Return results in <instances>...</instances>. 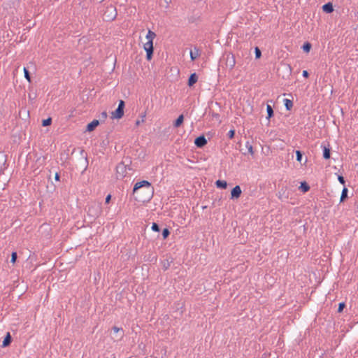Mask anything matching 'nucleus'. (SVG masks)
Instances as JSON below:
<instances>
[{
  "label": "nucleus",
  "instance_id": "f257e3e1",
  "mask_svg": "<svg viewBox=\"0 0 358 358\" xmlns=\"http://www.w3.org/2000/svg\"><path fill=\"white\" fill-rule=\"evenodd\" d=\"M132 194L134 199L138 202H148L154 194V187L148 180H141L134 184Z\"/></svg>",
  "mask_w": 358,
  "mask_h": 358
},
{
  "label": "nucleus",
  "instance_id": "f03ea898",
  "mask_svg": "<svg viewBox=\"0 0 358 358\" xmlns=\"http://www.w3.org/2000/svg\"><path fill=\"white\" fill-rule=\"evenodd\" d=\"M101 213V208L99 203H93L87 206V213L88 216L95 219L98 217Z\"/></svg>",
  "mask_w": 358,
  "mask_h": 358
},
{
  "label": "nucleus",
  "instance_id": "7ed1b4c3",
  "mask_svg": "<svg viewBox=\"0 0 358 358\" xmlns=\"http://www.w3.org/2000/svg\"><path fill=\"white\" fill-rule=\"evenodd\" d=\"M117 15L116 8L113 6L110 5L106 8L103 17L105 21L110 22L114 20L116 18Z\"/></svg>",
  "mask_w": 358,
  "mask_h": 358
},
{
  "label": "nucleus",
  "instance_id": "20e7f679",
  "mask_svg": "<svg viewBox=\"0 0 358 358\" xmlns=\"http://www.w3.org/2000/svg\"><path fill=\"white\" fill-rule=\"evenodd\" d=\"M80 150V158L79 161V166L81 169H83V171L87 170L88 167V159H87V154L85 152L83 149L78 148Z\"/></svg>",
  "mask_w": 358,
  "mask_h": 358
},
{
  "label": "nucleus",
  "instance_id": "39448f33",
  "mask_svg": "<svg viewBox=\"0 0 358 358\" xmlns=\"http://www.w3.org/2000/svg\"><path fill=\"white\" fill-rule=\"evenodd\" d=\"M143 48L145 51L146 52V59L148 61H150L153 56L154 52V47H153V42L152 41H147L143 45Z\"/></svg>",
  "mask_w": 358,
  "mask_h": 358
},
{
  "label": "nucleus",
  "instance_id": "423d86ee",
  "mask_svg": "<svg viewBox=\"0 0 358 358\" xmlns=\"http://www.w3.org/2000/svg\"><path fill=\"white\" fill-rule=\"evenodd\" d=\"M224 59L225 60L226 68L229 69V70L233 69L236 64L234 55L231 53H227L224 57Z\"/></svg>",
  "mask_w": 358,
  "mask_h": 358
},
{
  "label": "nucleus",
  "instance_id": "0eeeda50",
  "mask_svg": "<svg viewBox=\"0 0 358 358\" xmlns=\"http://www.w3.org/2000/svg\"><path fill=\"white\" fill-rule=\"evenodd\" d=\"M127 165L124 164V162H120L116 166V174L117 177L119 176L121 178H124L127 173Z\"/></svg>",
  "mask_w": 358,
  "mask_h": 358
},
{
  "label": "nucleus",
  "instance_id": "6e6552de",
  "mask_svg": "<svg viewBox=\"0 0 358 358\" xmlns=\"http://www.w3.org/2000/svg\"><path fill=\"white\" fill-rule=\"evenodd\" d=\"M208 143L204 134H201L194 139V145L198 148H203Z\"/></svg>",
  "mask_w": 358,
  "mask_h": 358
},
{
  "label": "nucleus",
  "instance_id": "1a4fd4ad",
  "mask_svg": "<svg viewBox=\"0 0 358 358\" xmlns=\"http://www.w3.org/2000/svg\"><path fill=\"white\" fill-rule=\"evenodd\" d=\"M242 193V190L239 185H236L231 190V196L230 199H238Z\"/></svg>",
  "mask_w": 358,
  "mask_h": 358
},
{
  "label": "nucleus",
  "instance_id": "9d476101",
  "mask_svg": "<svg viewBox=\"0 0 358 358\" xmlns=\"http://www.w3.org/2000/svg\"><path fill=\"white\" fill-rule=\"evenodd\" d=\"M321 147L323 150L322 157L324 159H329L331 158V148L329 143L327 145L322 143Z\"/></svg>",
  "mask_w": 358,
  "mask_h": 358
},
{
  "label": "nucleus",
  "instance_id": "9b49d317",
  "mask_svg": "<svg viewBox=\"0 0 358 358\" xmlns=\"http://www.w3.org/2000/svg\"><path fill=\"white\" fill-rule=\"evenodd\" d=\"M124 110L120 107H117L113 112H112L111 118L120 120L124 116Z\"/></svg>",
  "mask_w": 358,
  "mask_h": 358
},
{
  "label": "nucleus",
  "instance_id": "f8f14e48",
  "mask_svg": "<svg viewBox=\"0 0 358 358\" xmlns=\"http://www.w3.org/2000/svg\"><path fill=\"white\" fill-rule=\"evenodd\" d=\"M99 120H94L87 124L85 131L88 132L93 131L99 125Z\"/></svg>",
  "mask_w": 358,
  "mask_h": 358
},
{
  "label": "nucleus",
  "instance_id": "ddd939ff",
  "mask_svg": "<svg viewBox=\"0 0 358 358\" xmlns=\"http://www.w3.org/2000/svg\"><path fill=\"white\" fill-rule=\"evenodd\" d=\"M201 55V50L200 49L194 46L193 50H191L190 51V59L192 61L196 60Z\"/></svg>",
  "mask_w": 358,
  "mask_h": 358
},
{
  "label": "nucleus",
  "instance_id": "4468645a",
  "mask_svg": "<svg viewBox=\"0 0 358 358\" xmlns=\"http://www.w3.org/2000/svg\"><path fill=\"white\" fill-rule=\"evenodd\" d=\"M198 81V75L196 73H192L190 74L187 85L189 87H192L194 86V85Z\"/></svg>",
  "mask_w": 358,
  "mask_h": 358
},
{
  "label": "nucleus",
  "instance_id": "2eb2a0df",
  "mask_svg": "<svg viewBox=\"0 0 358 358\" xmlns=\"http://www.w3.org/2000/svg\"><path fill=\"white\" fill-rule=\"evenodd\" d=\"M12 341H13V338H12V336H11L10 332H7L6 335L5 336V337L3 338L1 347L6 348V347L9 346L10 345V343H12Z\"/></svg>",
  "mask_w": 358,
  "mask_h": 358
},
{
  "label": "nucleus",
  "instance_id": "dca6fc26",
  "mask_svg": "<svg viewBox=\"0 0 358 358\" xmlns=\"http://www.w3.org/2000/svg\"><path fill=\"white\" fill-rule=\"evenodd\" d=\"M322 10L326 13H331L334 11V6L331 2L324 3L322 7Z\"/></svg>",
  "mask_w": 358,
  "mask_h": 358
},
{
  "label": "nucleus",
  "instance_id": "f3484780",
  "mask_svg": "<svg viewBox=\"0 0 358 358\" xmlns=\"http://www.w3.org/2000/svg\"><path fill=\"white\" fill-rule=\"evenodd\" d=\"M310 185L306 181H302L300 182V186L299 187V189L303 193H306L310 190Z\"/></svg>",
  "mask_w": 358,
  "mask_h": 358
},
{
  "label": "nucleus",
  "instance_id": "a211bd4d",
  "mask_svg": "<svg viewBox=\"0 0 358 358\" xmlns=\"http://www.w3.org/2000/svg\"><path fill=\"white\" fill-rule=\"evenodd\" d=\"M184 122V115H180L177 119L173 122V127L176 128L180 127Z\"/></svg>",
  "mask_w": 358,
  "mask_h": 358
},
{
  "label": "nucleus",
  "instance_id": "6ab92c4d",
  "mask_svg": "<svg viewBox=\"0 0 358 358\" xmlns=\"http://www.w3.org/2000/svg\"><path fill=\"white\" fill-rule=\"evenodd\" d=\"M215 185L219 189H227L228 184L226 180H217L215 182Z\"/></svg>",
  "mask_w": 358,
  "mask_h": 358
},
{
  "label": "nucleus",
  "instance_id": "aec40b11",
  "mask_svg": "<svg viewBox=\"0 0 358 358\" xmlns=\"http://www.w3.org/2000/svg\"><path fill=\"white\" fill-rule=\"evenodd\" d=\"M266 111H267V120H270L274 115V111L271 104L267 103L266 105Z\"/></svg>",
  "mask_w": 358,
  "mask_h": 358
},
{
  "label": "nucleus",
  "instance_id": "412c9836",
  "mask_svg": "<svg viewBox=\"0 0 358 358\" xmlns=\"http://www.w3.org/2000/svg\"><path fill=\"white\" fill-rule=\"evenodd\" d=\"M286 192H287V187H285V188L282 187L280 191H279L278 192V198L281 200H283V199H288V194H286Z\"/></svg>",
  "mask_w": 358,
  "mask_h": 358
},
{
  "label": "nucleus",
  "instance_id": "4be33fe9",
  "mask_svg": "<svg viewBox=\"0 0 358 358\" xmlns=\"http://www.w3.org/2000/svg\"><path fill=\"white\" fill-rule=\"evenodd\" d=\"M348 192L347 187H344L341 192L340 203L344 202L348 198Z\"/></svg>",
  "mask_w": 358,
  "mask_h": 358
},
{
  "label": "nucleus",
  "instance_id": "5701e85b",
  "mask_svg": "<svg viewBox=\"0 0 358 358\" xmlns=\"http://www.w3.org/2000/svg\"><path fill=\"white\" fill-rule=\"evenodd\" d=\"M284 104L287 110H291L293 107V101L289 99H284Z\"/></svg>",
  "mask_w": 358,
  "mask_h": 358
},
{
  "label": "nucleus",
  "instance_id": "b1692460",
  "mask_svg": "<svg viewBox=\"0 0 358 358\" xmlns=\"http://www.w3.org/2000/svg\"><path fill=\"white\" fill-rule=\"evenodd\" d=\"M155 37H156V34L154 31L149 29L146 34V36H145V38L148 39V41L153 42V40Z\"/></svg>",
  "mask_w": 358,
  "mask_h": 358
},
{
  "label": "nucleus",
  "instance_id": "393cba45",
  "mask_svg": "<svg viewBox=\"0 0 358 358\" xmlns=\"http://www.w3.org/2000/svg\"><path fill=\"white\" fill-rule=\"evenodd\" d=\"M312 45L309 42H305L302 45V50L304 52L308 53L311 49Z\"/></svg>",
  "mask_w": 358,
  "mask_h": 358
},
{
  "label": "nucleus",
  "instance_id": "a878e982",
  "mask_svg": "<svg viewBox=\"0 0 358 358\" xmlns=\"http://www.w3.org/2000/svg\"><path fill=\"white\" fill-rule=\"evenodd\" d=\"M171 232L169 228H164L162 230V236L163 240H166L170 235Z\"/></svg>",
  "mask_w": 358,
  "mask_h": 358
},
{
  "label": "nucleus",
  "instance_id": "bb28decb",
  "mask_svg": "<svg viewBox=\"0 0 358 358\" xmlns=\"http://www.w3.org/2000/svg\"><path fill=\"white\" fill-rule=\"evenodd\" d=\"M303 152L301 150H296V159L299 162H301Z\"/></svg>",
  "mask_w": 358,
  "mask_h": 358
},
{
  "label": "nucleus",
  "instance_id": "cd10ccee",
  "mask_svg": "<svg viewBox=\"0 0 358 358\" xmlns=\"http://www.w3.org/2000/svg\"><path fill=\"white\" fill-rule=\"evenodd\" d=\"M52 122V120L51 117H48L47 119H44L42 120V126L43 127L50 126V125H51Z\"/></svg>",
  "mask_w": 358,
  "mask_h": 358
},
{
  "label": "nucleus",
  "instance_id": "c85d7f7f",
  "mask_svg": "<svg viewBox=\"0 0 358 358\" xmlns=\"http://www.w3.org/2000/svg\"><path fill=\"white\" fill-rule=\"evenodd\" d=\"M113 331H114V332H115V333H118L119 331H122V334H121V336H120V338H119V339L120 340V339H122V338H123V336H124V331H123V329H122V328H119V327H116V326H114V327H113Z\"/></svg>",
  "mask_w": 358,
  "mask_h": 358
},
{
  "label": "nucleus",
  "instance_id": "c756f323",
  "mask_svg": "<svg viewBox=\"0 0 358 358\" xmlns=\"http://www.w3.org/2000/svg\"><path fill=\"white\" fill-rule=\"evenodd\" d=\"M151 229L152 231L156 232H159L161 229L159 225L156 222H152Z\"/></svg>",
  "mask_w": 358,
  "mask_h": 358
},
{
  "label": "nucleus",
  "instance_id": "7c9ffc66",
  "mask_svg": "<svg viewBox=\"0 0 358 358\" xmlns=\"http://www.w3.org/2000/svg\"><path fill=\"white\" fill-rule=\"evenodd\" d=\"M24 77L25 78L29 81V82H31V76H30V73L29 71V70L27 69V68H24Z\"/></svg>",
  "mask_w": 358,
  "mask_h": 358
},
{
  "label": "nucleus",
  "instance_id": "2f4dec72",
  "mask_svg": "<svg viewBox=\"0 0 358 358\" xmlns=\"http://www.w3.org/2000/svg\"><path fill=\"white\" fill-rule=\"evenodd\" d=\"M171 262H172V261L169 262L168 259H166L163 262V269L164 271H166L170 267Z\"/></svg>",
  "mask_w": 358,
  "mask_h": 358
},
{
  "label": "nucleus",
  "instance_id": "473e14b6",
  "mask_svg": "<svg viewBox=\"0 0 358 358\" xmlns=\"http://www.w3.org/2000/svg\"><path fill=\"white\" fill-rule=\"evenodd\" d=\"M255 58L256 59H259V58L261 57L262 52H261L260 49L258 47H256L255 48Z\"/></svg>",
  "mask_w": 358,
  "mask_h": 358
},
{
  "label": "nucleus",
  "instance_id": "72a5a7b5",
  "mask_svg": "<svg viewBox=\"0 0 358 358\" xmlns=\"http://www.w3.org/2000/svg\"><path fill=\"white\" fill-rule=\"evenodd\" d=\"M17 258V255L16 252H13L11 254L10 262L15 264Z\"/></svg>",
  "mask_w": 358,
  "mask_h": 358
},
{
  "label": "nucleus",
  "instance_id": "f704fd0d",
  "mask_svg": "<svg viewBox=\"0 0 358 358\" xmlns=\"http://www.w3.org/2000/svg\"><path fill=\"white\" fill-rule=\"evenodd\" d=\"M235 134H236V131L234 129H231L229 131L228 134H227V136L229 139H232L234 138L235 136Z\"/></svg>",
  "mask_w": 358,
  "mask_h": 358
},
{
  "label": "nucleus",
  "instance_id": "c9c22d12",
  "mask_svg": "<svg viewBox=\"0 0 358 358\" xmlns=\"http://www.w3.org/2000/svg\"><path fill=\"white\" fill-rule=\"evenodd\" d=\"M246 147L248 148V153H250V155H253L254 154L253 147L252 145H250L249 143V142H247Z\"/></svg>",
  "mask_w": 358,
  "mask_h": 358
},
{
  "label": "nucleus",
  "instance_id": "e433bc0d",
  "mask_svg": "<svg viewBox=\"0 0 358 358\" xmlns=\"http://www.w3.org/2000/svg\"><path fill=\"white\" fill-rule=\"evenodd\" d=\"M345 308V303L344 302L340 303L338 304V308L337 312L338 313H342Z\"/></svg>",
  "mask_w": 358,
  "mask_h": 358
},
{
  "label": "nucleus",
  "instance_id": "4c0bfd02",
  "mask_svg": "<svg viewBox=\"0 0 358 358\" xmlns=\"http://www.w3.org/2000/svg\"><path fill=\"white\" fill-rule=\"evenodd\" d=\"M157 256L156 255H153L152 254H150L149 255V257L148 258V260H149L150 262H157Z\"/></svg>",
  "mask_w": 358,
  "mask_h": 358
},
{
  "label": "nucleus",
  "instance_id": "58836bf2",
  "mask_svg": "<svg viewBox=\"0 0 358 358\" xmlns=\"http://www.w3.org/2000/svg\"><path fill=\"white\" fill-rule=\"evenodd\" d=\"M338 180L340 182V183H341L342 185H343L345 186V180L343 176H341V175L338 176Z\"/></svg>",
  "mask_w": 358,
  "mask_h": 358
},
{
  "label": "nucleus",
  "instance_id": "ea45409f",
  "mask_svg": "<svg viewBox=\"0 0 358 358\" xmlns=\"http://www.w3.org/2000/svg\"><path fill=\"white\" fill-rule=\"evenodd\" d=\"M117 107H120L122 110H124L125 107V102L123 100H120Z\"/></svg>",
  "mask_w": 358,
  "mask_h": 358
},
{
  "label": "nucleus",
  "instance_id": "a19ab883",
  "mask_svg": "<svg viewBox=\"0 0 358 358\" xmlns=\"http://www.w3.org/2000/svg\"><path fill=\"white\" fill-rule=\"evenodd\" d=\"M110 200H111V195H110V194H108V195L106 196V199H105V203H106V204H108V203H110Z\"/></svg>",
  "mask_w": 358,
  "mask_h": 358
},
{
  "label": "nucleus",
  "instance_id": "79ce46f5",
  "mask_svg": "<svg viewBox=\"0 0 358 358\" xmlns=\"http://www.w3.org/2000/svg\"><path fill=\"white\" fill-rule=\"evenodd\" d=\"M101 117L102 120H104L107 117V113L106 111H103L101 113Z\"/></svg>",
  "mask_w": 358,
  "mask_h": 358
},
{
  "label": "nucleus",
  "instance_id": "37998d69",
  "mask_svg": "<svg viewBox=\"0 0 358 358\" xmlns=\"http://www.w3.org/2000/svg\"><path fill=\"white\" fill-rule=\"evenodd\" d=\"M55 180L56 181H59L60 180V174H59V173H58V172L55 173Z\"/></svg>",
  "mask_w": 358,
  "mask_h": 358
},
{
  "label": "nucleus",
  "instance_id": "c03bdc74",
  "mask_svg": "<svg viewBox=\"0 0 358 358\" xmlns=\"http://www.w3.org/2000/svg\"><path fill=\"white\" fill-rule=\"evenodd\" d=\"M302 76L305 78H308L309 76V73L306 70H304L303 71Z\"/></svg>",
  "mask_w": 358,
  "mask_h": 358
},
{
  "label": "nucleus",
  "instance_id": "a18cd8bd",
  "mask_svg": "<svg viewBox=\"0 0 358 358\" xmlns=\"http://www.w3.org/2000/svg\"><path fill=\"white\" fill-rule=\"evenodd\" d=\"M22 114H23L24 116H25L26 115L27 116H29V110H27L26 109H24V111L22 112Z\"/></svg>",
  "mask_w": 358,
  "mask_h": 358
},
{
  "label": "nucleus",
  "instance_id": "49530a36",
  "mask_svg": "<svg viewBox=\"0 0 358 358\" xmlns=\"http://www.w3.org/2000/svg\"><path fill=\"white\" fill-rule=\"evenodd\" d=\"M36 97V94H34V96L31 95V94H29V98L30 99H34Z\"/></svg>",
  "mask_w": 358,
  "mask_h": 358
},
{
  "label": "nucleus",
  "instance_id": "de8ad7c7",
  "mask_svg": "<svg viewBox=\"0 0 358 358\" xmlns=\"http://www.w3.org/2000/svg\"><path fill=\"white\" fill-rule=\"evenodd\" d=\"M145 117V113H144V114H143V115H141V117H142V120H141V122H143V121H144L143 118H144Z\"/></svg>",
  "mask_w": 358,
  "mask_h": 358
},
{
  "label": "nucleus",
  "instance_id": "09e8293b",
  "mask_svg": "<svg viewBox=\"0 0 358 358\" xmlns=\"http://www.w3.org/2000/svg\"><path fill=\"white\" fill-rule=\"evenodd\" d=\"M22 110H20V112H19V116H20V117H21V118H22Z\"/></svg>",
  "mask_w": 358,
  "mask_h": 358
},
{
  "label": "nucleus",
  "instance_id": "8fccbe9b",
  "mask_svg": "<svg viewBox=\"0 0 358 358\" xmlns=\"http://www.w3.org/2000/svg\"><path fill=\"white\" fill-rule=\"evenodd\" d=\"M140 122H140V120H136V124L137 126H138V125L140 124Z\"/></svg>",
  "mask_w": 358,
  "mask_h": 358
},
{
  "label": "nucleus",
  "instance_id": "3c124183",
  "mask_svg": "<svg viewBox=\"0 0 358 358\" xmlns=\"http://www.w3.org/2000/svg\"><path fill=\"white\" fill-rule=\"evenodd\" d=\"M213 117H219V115L217 113H214V114H213Z\"/></svg>",
  "mask_w": 358,
  "mask_h": 358
},
{
  "label": "nucleus",
  "instance_id": "603ef678",
  "mask_svg": "<svg viewBox=\"0 0 358 358\" xmlns=\"http://www.w3.org/2000/svg\"><path fill=\"white\" fill-rule=\"evenodd\" d=\"M207 135H208V136H210L208 137V139L210 140V137H211L210 133V132L207 133Z\"/></svg>",
  "mask_w": 358,
  "mask_h": 358
},
{
  "label": "nucleus",
  "instance_id": "864d4df0",
  "mask_svg": "<svg viewBox=\"0 0 358 358\" xmlns=\"http://www.w3.org/2000/svg\"><path fill=\"white\" fill-rule=\"evenodd\" d=\"M76 151V148L73 149V152H72V154H73V152Z\"/></svg>",
  "mask_w": 358,
  "mask_h": 358
}]
</instances>
